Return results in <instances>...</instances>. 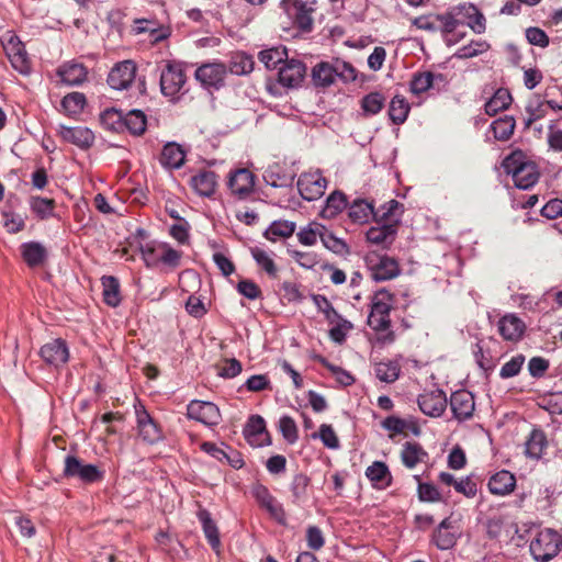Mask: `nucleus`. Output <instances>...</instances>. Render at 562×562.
<instances>
[{"mask_svg": "<svg viewBox=\"0 0 562 562\" xmlns=\"http://www.w3.org/2000/svg\"><path fill=\"white\" fill-rule=\"evenodd\" d=\"M503 166L506 172L513 176L518 189L528 190L538 182V167L531 161H526L521 151H515L506 157Z\"/></svg>", "mask_w": 562, "mask_h": 562, "instance_id": "nucleus-1", "label": "nucleus"}, {"mask_svg": "<svg viewBox=\"0 0 562 562\" xmlns=\"http://www.w3.org/2000/svg\"><path fill=\"white\" fill-rule=\"evenodd\" d=\"M532 558L538 562H548L562 550V535L551 528L540 530L529 546Z\"/></svg>", "mask_w": 562, "mask_h": 562, "instance_id": "nucleus-2", "label": "nucleus"}, {"mask_svg": "<svg viewBox=\"0 0 562 562\" xmlns=\"http://www.w3.org/2000/svg\"><path fill=\"white\" fill-rule=\"evenodd\" d=\"M393 295L385 289L376 291L371 300V311L368 316V325L374 331L387 330L391 326L390 313Z\"/></svg>", "mask_w": 562, "mask_h": 562, "instance_id": "nucleus-3", "label": "nucleus"}, {"mask_svg": "<svg viewBox=\"0 0 562 562\" xmlns=\"http://www.w3.org/2000/svg\"><path fill=\"white\" fill-rule=\"evenodd\" d=\"M281 8L301 32H311L316 0H282Z\"/></svg>", "mask_w": 562, "mask_h": 562, "instance_id": "nucleus-4", "label": "nucleus"}, {"mask_svg": "<svg viewBox=\"0 0 562 562\" xmlns=\"http://www.w3.org/2000/svg\"><path fill=\"white\" fill-rule=\"evenodd\" d=\"M64 463V475L66 477L77 479L85 484H93L104 479V471L98 465L85 463L76 456H66Z\"/></svg>", "mask_w": 562, "mask_h": 562, "instance_id": "nucleus-5", "label": "nucleus"}, {"mask_svg": "<svg viewBox=\"0 0 562 562\" xmlns=\"http://www.w3.org/2000/svg\"><path fill=\"white\" fill-rule=\"evenodd\" d=\"M364 262L370 271L371 278L375 282H383L396 278L400 272L398 262L386 255H380L378 252H369L364 257Z\"/></svg>", "mask_w": 562, "mask_h": 562, "instance_id": "nucleus-6", "label": "nucleus"}, {"mask_svg": "<svg viewBox=\"0 0 562 562\" xmlns=\"http://www.w3.org/2000/svg\"><path fill=\"white\" fill-rule=\"evenodd\" d=\"M187 81L183 65L177 61H167L160 72L161 93L169 98L178 95Z\"/></svg>", "mask_w": 562, "mask_h": 562, "instance_id": "nucleus-7", "label": "nucleus"}, {"mask_svg": "<svg viewBox=\"0 0 562 562\" xmlns=\"http://www.w3.org/2000/svg\"><path fill=\"white\" fill-rule=\"evenodd\" d=\"M2 46L11 66L23 76L30 75L32 69L31 59L19 36L10 33L2 41Z\"/></svg>", "mask_w": 562, "mask_h": 562, "instance_id": "nucleus-8", "label": "nucleus"}, {"mask_svg": "<svg viewBox=\"0 0 562 562\" xmlns=\"http://www.w3.org/2000/svg\"><path fill=\"white\" fill-rule=\"evenodd\" d=\"M297 189L306 201H316L322 198L327 187V179L319 170L303 172L297 179Z\"/></svg>", "mask_w": 562, "mask_h": 562, "instance_id": "nucleus-9", "label": "nucleus"}, {"mask_svg": "<svg viewBox=\"0 0 562 562\" xmlns=\"http://www.w3.org/2000/svg\"><path fill=\"white\" fill-rule=\"evenodd\" d=\"M251 495L258 505L268 512V514L278 524L285 525L286 515L282 504L270 493L269 488L262 484H255L251 488Z\"/></svg>", "mask_w": 562, "mask_h": 562, "instance_id": "nucleus-10", "label": "nucleus"}, {"mask_svg": "<svg viewBox=\"0 0 562 562\" xmlns=\"http://www.w3.org/2000/svg\"><path fill=\"white\" fill-rule=\"evenodd\" d=\"M135 415L138 436L143 441L154 445L162 439V431L159 425L153 419L143 404L138 403L135 405Z\"/></svg>", "mask_w": 562, "mask_h": 562, "instance_id": "nucleus-11", "label": "nucleus"}, {"mask_svg": "<svg viewBox=\"0 0 562 562\" xmlns=\"http://www.w3.org/2000/svg\"><path fill=\"white\" fill-rule=\"evenodd\" d=\"M137 66L135 61L127 59L116 63L108 75V85L114 90H125L135 80Z\"/></svg>", "mask_w": 562, "mask_h": 562, "instance_id": "nucleus-12", "label": "nucleus"}, {"mask_svg": "<svg viewBox=\"0 0 562 562\" xmlns=\"http://www.w3.org/2000/svg\"><path fill=\"white\" fill-rule=\"evenodd\" d=\"M187 416L206 426H216L221 422L218 407L212 402L191 401L187 406Z\"/></svg>", "mask_w": 562, "mask_h": 562, "instance_id": "nucleus-13", "label": "nucleus"}, {"mask_svg": "<svg viewBox=\"0 0 562 562\" xmlns=\"http://www.w3.org/2000/svg\"><path fill=\"white\" fill-rule=\"evenodd\" d=\"M417 404L425 415L437 418L445 413L448 400L442 390L436 389L420 394L417 398Z\"/></svg>", "mask_w": 562, "mask_h": 562, "instance_id": "nucleus-14", "label": "nucleus"}, {"mask_svg": "<svg viewBox=\"0 0 562 562\" xmlns=\"http://www.w3.org/2000/svg\"><path fill=\"white\" fill-rule=\"evenodd\" d=\"M449 404L454 419L460 423L471 419L475 411L474 395L467 390L453 392Z\"/></svg>", "mask_w": 562, "mask_h": 562, "instance_id": "nucleus-15", "label": "nucleus"}, {"mask_svg": "<svg viewBox=\"0 0 562 562\" xmlns=\"http://www.w3.org/2000/svg\"><path fill=\"white\" fill-rule=\"evenodd\" d=\"M247 442L252 447H265L271 443L266 422L260 415H251L243 430Z\"/></svg>", "mask_w": 562, "mask_h": 562, "instance_id": "nucleus-16", "label": "nucleus"}, {"mask_svg": "<svg viewBox=\"0 0 562 562\" xmlns=\"http://www.w3.org/2000/svg\"><path fill=\"white\" fill-rule=\"evenodd\" d=\"M227 68L223 63H210L195 70V79L206 88L218 89L224 85Z\"/></svg>", "mask_w": 562, "mask_h": 562, "instance_id": "nucleus-17", "label": "nucleus"}, {"mask_svg": "<svg viewBox=\"0 0 562 562\" xmlns=\"http://www.w3.org/2000/svg\"><path fill=\"white\" fill-rule=\"evenodd\" d=\"M40 356L47 364L59 367L68 361L69 350L66 341L57 338L45 344L40 350Z\"/></svg>", "mask_w": 562, "mask_h": 562, "instance_id": "nucleus-18", "label": "nucleus"}, {"mask_svg": "<svg viewBox=\"0 0 562 562\" xmlns=\"http://www.w3.org/2000/svg\"><path fill=\"white\" fill-rule=\"evenodd\" d=\"M58 133L65 142L82 149L91 147L94 142V134L90 128L85 126L69 127L60 125Z\"/></svg>", "mask_w": 562, "mask_h": 562, "instance_id": "nucleus-19", "label": "nucleus"}, {"mask_svg": "<svg viewBox=\"0 0 562 562\" xmlns=\"http://www.w3.org/2000/svg\"><path fill=\"white\" fill-rule=\"evenodd\" d=\"M306 71L305 65L296 59L285 60L279 68V82L289 88L300 86Z\"/></svg>", "mask_w": 562, "mask_h": 562, "instance_id": "nucleus-20", "label": "nucleus"}, {"mask_svg": "<svg viewBox=\"0 0 562 562\" xmlns=\"http://www.w3.org/2000/svg\"><path fill=\"white\" fill-rule=\"evenodd\" d=\"M228 187L233 194L239 199H245L254 190V175L247 169H238L231 173L228 179Z\"/></svg>", "mask_w": 562, "mask_h": 562, "instance_id": "nucleus-21", "label": "nucleus"}, {"mask_svg": "<svg viewBox=\"0 0 562 562\" xmlns=\"http://www.w3.org/2000/svg\"><path fill=\"white\" fill-rule=\"evenodd\" d=\"M186 150L175 142L167 143L160 154L159 161L165 169H179L186 161Z\"/></svg>", "mask_w": 562, "mask_h": 562, "instance_id": "nucleus-22", "label": "nucleus"}, {"mask_svg": "<svg viewBox=\"0 0 562 562\" xmlns=\"http://www.w3.org/2000/svg\"><path fill=\"white\" fill-rule=\"evenodd\" d=\"M458 15L467 19V25L476 34H482L486 30V20L484 14L472 3H464L456 7Z\"/></svg>", "mask_w": 562, "mask_h": 562, "instance_id": "nucleus-23", "label": "nucleus"}, {"mask_svg": "<svg viewBox=\"0 0 562 562\" xmlns=\"http://www.w3.org/2000/svg\"><path fill=\"white\" fill-rule=\"evenodd\" d=\"M498 333L505 340L516 341L525 331V323L515 314H506L498 321Z\"/></svg>", "mask_w": 562, "mask_h": 562, "instance_id": "nucleus-24", "label": "nucleus"}, {"mask_svg": "<svg viewBox=\"0 0 562 562\" xmlns=\"http://www.w3.org/2000/svg\"><path fill=\"white\" fill-rule=\"evenodd\" d=\"M192 189L201 196L210 198L214 194L217 186V176L212 170H203L191 177Z\"/></svg>", "mask_w": 562, "mask_h": 562, "instance_id": "nucleus-25", "label": "nucleus"}, {"mask_svg": "<svg viewBox=\"0 0 562 562\" xmlns=\"http://www.w3.org/2000/svg\"><path fill=\"white\" fill-rule=\"evenodd\" d=\"M516 486V479L513 473L507 470L496 472L488 481V490L494 495H508Z\"/></svg>", "mask_w": 562, "mask_h": 562, "instance_id": "nucleus-26", "label": "nucleus"}, {"mask_svg": "<svg viewBox=\"0 0 562 562\" xmlns=\"http://www.w3.org/2000/svg\"><path fill=\"white\" fill-rule=\"evenodd\" d=\"M21 256L30 268L42 266L47 258L46 248L38 241H27L20 246Z\"/></svg>", "mask_w": 562, "mask_h": 562, "instance_id": "nucleus-27", "label": "nucleus"}, {"mask_svg": "<svg viewBox=\"0 0 562 562\" xmlns=\"http://www.w3.org/2000/svg\"><path fill=\"white\" fill-rule=\"evenodd\" d=\"M60 80L68 86H79L86 81L88 71L82 64L67 63L57 70Z\"/></svg>", "mask_w": 562, "mask_h": 562, "instance_id": "nucleus-28", "label": "nucleus"}, {"mask_svg": "<svg viewBox=\"0 0 562 562\" xmlns=\"http://www.w3.org/2000/svg\"><path fill=\"white\" fill-rule=\"evenodd\" d=\"M196 517L202 525L209 544L213 550L217 551L221 547L220 532L215 521L212 519L211 513L205 508H200Z\"/></svg>", "mask_w": 562, "mask_h": 562, "instance_id": "nucleus-29", "label": "nucleus"}, {"mask_svg": "<svg viewBox=\"0 0 562 562\" xmlns=\"http://www.w3.org/2000/svg\"><path fill=\"white\" fill-rule=\"evenodd\" d=\"M525 111L527 116L524 120V126L529 128L536 121L543 119L548 114L546 100L540 94H532L527 100Z\"/></svg>", "mask_w": 562, "mask_h": 562, "instance_id": "nucleus-30", "label": "nucleus"}, {"mask_svg": "<svg viewBox=\"0 0 562 562\" xmlns=\"http://www.w3.org/2000/svg\"><path fill=\"white\" fill-rule=\"evenodd\" d=\"M427 458L428 453L420 443L407 441L403 445L401 460L407 469H414L418 463L424 462Z\"/></svg>", "mask_w": 562, "mask_h": 562, "instance_id": "nucleus-31", "label": "nucleus"}, {"mask_svg": "<svg viewBox=\"0 0 562 562\" xmlns=\"http://www.w3.org/2000/svg\"><path fill=\"white\" fill-rule=\"evenodd\" d=\"M366 476L374 487L385 488L392 483V475L387 465L382 461H374L366 470Z\"/></svg>", "mask_w": 562, "mask_h": 562, "instance_id": "nucleus-32", "label": "nucleus"}, {"mask_svg": "<svg viewBox=\"0 0 562 562\" xmlns=\"http://www.w3.org/2000/svg\"><path fill=\"white\" fill-rule=\"evenodd\" d=\"M452 522L449 518H445L436 528L432 535V541L439 550H449L457 543V536L449 531Z\"/></svg>", "mask_w": 562, "mask_h": 562, "instance_id": "nucleus-33", "label": "nucleus"}, {"mask_svg": "<svg viewBox=\"0 0 562 562\" xmlns=\"http://www.w3.org/2000/svg\"><path fill=\"white\" fill-rule=\"evenodd\" d=\"M396 232L397 229L394 224L384 223L381 226L370 227L366 237L369 243L386 246L393 243Z\"/></svg>", "mask_w": 562, "mask_h": 562, "instance_id": "nucleus-34", "label": "nucleus"}, {"mask_svg": "<svg viewBox=\"0 0 562 562\" xmlns=\"http://www.w3.org/2000/svg\"><path fill=\"white\" fill-rule=\"evenodd\" d=\"M349 218L356 224L368 223L374 216L373 204L363 199H356L348 209Z\"/></svg>", "mask_w": 562, "mask_h": 562, "instance_id": "nucleus-35", "label": "nucleus"}, {"mask_svg": "<svg viewBox=\"0 0 562 562\" xmlns=\"http://www.w3.org/2000/svg\"><path fill=\"white\" fill-rule=\"evenodd\" d=\"M147 119L142 110H131L124 113L123 132L139 136L146 131Z\"/></svg>", "mask_w": 562, "mask_h": 562, "instance_id": "nucleus-36", "label": "nucleus"}, {"mask_svg": "<svg viewBox=\"0 0 562 562\" xmlns=\"http://www.w3.org/2000/svg\"><path fill=\"white\" fill-rule=\"evenodd\" d=\"M101 284L104 303L111 307L119 306L122 301L119 279L113 276H103Z\"/></svg>", "mask_w": 562, "mask_h": 562, "instance_id": "nucleus-37", "label": "nucleus"}, {"mask_svg": "<svg viewBox=\"0 0 562 562\" xmlns=\"http://www.w3.org/2000/svg\"><path fill=\"white\" fill-rule=\"evenodd\" d=\"M30 210L40 220L45 221L55 216V200L43 196H31L29 200Z\"/></svg>", "mask_w": 562, "mask_h": 562, "instance_id": "nucleus-38", "label": "nucleus"}, {"mask_svg": "<svg viewBox=\"0 0 562 562\" xmlns=\"http://www.w3.org/2000/svg\"><path fill=\"white\" fill-rule=\"evenodd\" d=\"M403 213V204L396 200H390L385 202L378 212H375V217H378L381 222L386 224H394L396 226L401 221Z\"/></svg>", "mask_w": 562, "mask_h": 562, "instance_id": "nucleus-39", "label": "nucleus"}, {"mask_svg": "<svg viewBox=\"0 0 562 562\" xmlns=\"http://www.w3.org/2000/svg\"><path fill=\"white\" fill-rule=\"evenodd\" d=\"M548 441L541 429H533L526 441V454L532 459H540L547 448Z\"/></svg>", "mask_w": 562, "mask_h": 562, "instance_id": "nucleus-40", "label": "nucleus"}, {"mask_svg": "<svg viewBox=\"0 0 562 562\" xmlns=\"http://www.w3.org/2000/svg\"><path fill=\"white\" fill-rule=\"evenodd\" d=\"M334 63L322 61L317 64L312 71V79L316 87H329L335 82Z\"/></svg>", "mask_w": 562, "mask_h": 562, "instance_id": "nucleus-41", "label": "nucleus"}, {"mask_svg": "<svg viewBox=\"0 0 562 562\" xmlns=\"http://www.w3.org/2000/svg\"><path fill=\"white\" fill-rule=\"evenodd\" d=\"M295 223L286 220L273 221L265 232L266 238L276 241L278 238H288L295 232Z\"/></svg>", "mask_w": 562, "mask_h": 562, "instance_id": "nucleus-42", "label": "nucleus"}, {"mask_svg": "<svg viewBox=\"0 0 562 562\" xmlns=\"http://www.w3.org/2000/svg\"><path fill=\"white\" fill-rule=\"evenodd\" d=\"M512 100L509 91L501 88L496 90L493 97L485 103V113L490 116L496 115L499 111L507 109Z\"/></svg>", "mask_w": 562, "mask_h": 562, "instance_id": "nucleus-43", "label": "nucleus"}, {"mask_svg": "<svg viewBox=\"0 0 562 562\" xmlns=\"http://www.w3.org/2000/svg\"><path fill=\"white\" fill-rule=\"evenodd\" d=\"M226 68L227 71L236 76L247 75L254 69L252 57L246 53H236L232 56Z\"/></svg>", "mask_w": 562, "mask_h": 562, "instance_id": "nucleus-44", "label": "nucleus"}, {"mask_svg": "<svg viewBox=\"0 0 562 562\" xmlns=\"http://www.w3.org/2000/svg\"><path fill=\"white\" fill-rule=\"evenodd\" d=\"M411 106L404 97L395 95L389 106V116L396 124H403L409 113Z\"/></svg>", "mask_w": 562, "mask_h": 562, "instance_id": "nucleus-45", "label": "nucleus"}, {"mask_svg": "<svg viewBox=\"0 0 562 562\" xmlns=\"http://www.w3.org/2000/svg\"><path fill=\"white\" fill-rule=\"evenodd\" d=\"M347 206V198L340 191H334L327 199L322 215L326 218H333Z\"/></svg>", "mask_w": 562, "mask_h": 562, "instance_id": "nucleus-46", "label": "nucleus"}, {"mask_svg": "<svg viewBox=\"0 0 562 562\" xmlns=\"http://www.w3.org/2000/svg\"><path fill=\"white\" fill-rule=\"evenodd\" d=\"M250 251L258 267H260L270 278H277L278 268L271 254L260 247H254Z\"/></svg>", "mask_w": 562, "mask_h": 562, "instance_id": "nucleus-47", "label": "nucleus"}, {"mask_svg": "<svg viewBox=\"0 0 562 562\" xmlns=\"http://www.w3.org/2000/svg\"><path fill=\"white\" fill-rule=\"evenodd\" d=\"M286 58V49L283 47H272L259 53V60L267 69H276L280 64H284Z\"/></svg>", "mask_w": 562, "mask_h": 562, "instance_id": "nucleus-48", "label": "nucleus"}, {"mask_svg": "<svg viewBox=\"0 0 562 562\" xmlns=\"http://www.w3.org/2000/svg\"><path fill=\"white\" fill-rule=\"evenodd\" d=\"M100 121L106 130L123 133L124 112L122 110L106 109L101 113Z\"/></svg>", "mask_w": 562, "mask_h": 562, "instance_id": "nucleus-49", "label": "nucleus"}, {"mask_svg": "<svg viewBox=\"0 0 562 562\" xmlns=\"http://www.w3.org/2000/svg\"><path fill=\"white\" fill-rule=\"evenodd\" d=\"M515 119L513 116L505 115L504 117L495 120L491 124L493 135L498 140H507L514 133Z\"/></svg>", "mask_w": 562, "mask_h": 562, "instance_id": "nucleus-50", "label": "nucleus"}, {"mask_svg": "<svg viewBox=\"0 0 562 562\" xmlns=\"http://www.w3.org/2000/svg\"><path fill=\"white\" fill-rule=\"evenodd\" d=\"M86 95L81 92H71L61 100V108L68 115H77L82 112L86 105Z\"/></svg>", "mask_w": 562, "mask_h": 562, "instance_id": "nucleus-51", "label": "nucleus"}, {"mask_svg": "<svg viewBox=\"0 0 562 562\" xmlns=\"http://www.w3.org/2000/svg\"><path fill=\"white\" fill-rule=\"evenodd\" d=\"M319 229L322 232L321 241L325 248L337 255H342L348 251V246L342 239L336 237L325 226H321Z\"/></svg>", "mask_w": 562, "mask_h": 562, "instance_id": "nucleus-52", "label": "nucleus"}, {"mask_svg": "<svg viewBox=\"0 0 562 562\" xmlns=\"http://www.w3.org/2000/svg\"><path fill=\"white\" fill-rule=\"evenodd\" d=\"M375 375L382 382L392 383L400 376V366L394 361L379 362L375 366Z\"/></svg>", "mask_w": 562, "mask_h": 562, "instance_id": "nucleus-53", "label": "nucleus"}, {"mask_svg": "<svg viewBox=\"0 0 562 562\" xmlns=\"http://www.w3.org/2000/svg\"><path fill=\"white\" fill-rule=\"evenodd\" d=\"M411 91L414 94H420L428 91L434 86L431 71L416 72L411 80Z\"/></svg>", "mask_w": 562, "mask_h": 562, "instance_id": "nucleus-54", "label": "nucleus"}, {"mask_svg": "<svg viewBox=\"0 0 562 562\" xmlns=\"http://www.w3.org/2000/svg\"><path fill=\"white\" fill-rule=\"evenodd\" d=\"M263 179L272 188H285L292 184L294 177L270 167L266 170Z\"/></svg>", "mask_w": 562, "mask_h": 562, "instance_id": "nucleus-55", "label": "nucleus"}, {"mask_svg": "<svg viewBox=\"0 0 562 562\" xmlns=\"http://www.w3.org/2000/svg\"><path fill=\"white\" fill-rule=\"evenodd\" d=\"M488 48H490V45L485 41H472L469 44L460 47L456 52L454 57H457L459 59L472 58L480 54L485 53Z\"/></svg>", "mask_w": 562, "mask_h": 562, "instance_id": "nucleus-56", "label": "nucleus"}, {"mask_svg": "<svg viewBox=\"0 0 562 562\" xmlns=\"http://www.w3.org/2000/svg\"><path fill=\"white\" fill-rule=\"evenodd\" d=\"M385 102V98L380 92H371L364 95L361 100V108L368 115L378 114Z\"/></svg>", "mask_w": 562, "mask_h": 562, "instance_id": "nucleus-57", "label": "nucleus"}, {"mask_svg": "<svg viewBox=\"0 0 562 562\" xmlns=\"http://www.w3.org/2000/svg\"><path fill=\"white\" fill-rule=\"evenodd\" d=\"M139 251L145 265L148 268L156 267L159 263L160 244L149 241L139 246Z\"/></svg>", "mask_w": 562, "mask_h": 562, "instance_id": "nucleus-58", "label": "nucleus"}, {"mask_svg": "<svg viewBox=\"0 0 562 562\" xmlns=\"http://www.w3.org/2000/svg\"><path fill=\"white\" fill-rule=\"evenodd\" d=\"M381 427L390 432V438L395 435H402L409 427V423L406 419L391 415L381 422Z\"/></svg>", "mask_w": 562, "mask_h": 562, "instance_id": "nucleus-59", "label": "nucleus"}, {"mask_svg": "<svg viewBox=\"0 0 562 562\" xmlns=\"http://www.w3.org/2000/svg\"><path fill=\"white\" fill-rule=\"evenodd\" d=\"M291 257L296 261L299 266L305 269H314L323 262L318 255L314 251H299L294 250L291 252Z\"/></svg>", "mask_w": 562, "mask_h": 562, "instance_id": "nucleus-60", "label": "nucleus"}, {"mask_svg": "<svg viewBox=\"0 0 562 562\" xmlns=\"http://www.w3.org/2000/svg\"><path fill=\"white\" fill-rule=\"evenodd\" d=\"M321 224L313 223L300 229L296 234L299 241L304 246H313L316 244L317 238H321Z\"/></svg>", "mask_w": 562, "mask_h": 562, "instance_id": "nucleus-61", "label": "nucleus"}, {"mask_svg": "<svg viewBox=\"0 0 562 562\" xmlns=\"http://www.w3.org/2000/svg\"><path fill=\"white\" fill-rule=\"evenodd\" d=\"M414 479L418 482V497L422 502H439L441 499V494L438 488L430 483H422L419 481V475H415Z\"/></svg>", "mask_w": 562, "mask_h": 562, "instance_id": "nucleus-62", "label": "nucleus"}, {"mask_svg": "<svg viewBox=\"0 0 562 562\" xmlns=\"http://www.w3.org/2000/svg\"><path fill=\"white\" fill-rule=\"evenodd\" d=\"M279 428L283 438L289 443H294L299 438L297 427L294 419L290 416H282L279 420Z\"/></svg>", "mask_w": 562, "mask_h": 562, "instance_id": "nucleus-63", "label": "nucleus"}, {"mask_svg": "<svg viewBox=\"0 0 562 562\" xmlns=\"http://www.w3.org/2000/svg\"><path fill=\"white\" fill-rule=\"evenodd\" d=\"M547 144L549 149L562 153V130L557 126V121H550L548 125Z\"/></svg>", "mask_w": 562, "mask_h": 562, "instance_id": "nucleus-64", "label": "nucleus"}]
</instances>
